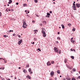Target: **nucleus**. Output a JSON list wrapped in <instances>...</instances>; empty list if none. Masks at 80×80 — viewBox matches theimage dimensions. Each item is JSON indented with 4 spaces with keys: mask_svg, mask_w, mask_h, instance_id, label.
<instances>
[{
    "mask_svg": "<svg viewBox=\"0 0 80 80\" xmlns=\"http://www.w3.org/2000/svg\"><path fill=\"white\" fill-rule=\"evenodd\" d=\"M42 33L43 36V37H45L46 36H47V34L45 33V29L43 28H42Z\"/></svg>",
    "mask_w": 80,
    "mask_h": 80,
    "instance_id": "obj_1",
    "label": "nucleus"
},
{
    "mask_svg": "<svg viewBox=\"0 0 80 80\" xmlns=\"http://www.w3.org/2000/svg\"><path fill=\"white\" fill-rule=\"evenodd\" d=\"M59 50L58 49H57V48L55 47L54 48V52H56L57 53H58Z\"/></svg>",
    "mask_w": 80,
    "mask_h": 80,
    "instance_id": "obj_2",
    "label": "nucleus"
},
{
    "mask_svg": "<svg viewBox=\"0 0 80 80\" xmlns=\"http://www.w3.org/2000/svg\"><path fill=\"white\" fill-rule=\"evenodd\" d=\"M54 73H55V72H54L52 71L50 72V73L51 76V77H53V76H54Z\"/></svg>",
    "mask_w": 80,
    "mask_h": 80,
    "instance_id": "obj_3",
    "label": "nucleus"
},
{
    "mask_svg": "<svg viewBox=\"0 0 80 80\" xmlns=\"http://www.w3.org/2000/svg\"><path fill=\"white\" fill-rule=\"evenodd\" d=\"M76 6L77 8H80V4L79 3H77L76 5Z\"/></svg>",
    "mask_w": 80,
    "mask_h": 80,
    "instance_id": "obj_4",
    "label": "nucleus"
},
{
    "mask_svg": "<svg viewBox=\"0 0 80 80\" xmlns=\"http://www.w3.org/2000/svg\"><path fill=\"white\" fill-rule=\"evenodd\" d=\"M51 62H50V61L48 62L47 63V65H48V66H50V65H51Z\"/></svg>",
    "mask_w": 80,
    "mask_h": 80,
    "instance_id": "obj_5",
    "label": "nucleus"
},
{
    "mask_svg": "<svg viewBox=\"0 0 80 80\" xmlns=\"http://www.w3.org/2000/svg\"><path fill=\"white\" fill-rule=\"evenodd\" d=\"M72 7H73V9L74 10H76L77 7H76V6L75 5H73L72 6Z\"/></svg>",
    "mask_w": 80,
    "mask_h": 80,
    "instance_id": "obj_6",
    "label": "nucleus"
},
{
    "mask_svg": "<svg viewBox=\"0 0 80 80\" xmlns=\"http://www.w3.org/2000/svg\"><path fill=\"white\" fill-rule=\"evenodd\" d=\"M22 39H21L18 42V44L19 45H20V44H21V43H22Z\"/></svg>",
    "mask_w": 80,
    "mask_h": 80,
    "instance_id": "obj_7",
    "label": "nucleus"
},
{
    "mask_svg": "<svg viewBox=\"0 0 80 80\" xmlns=\"http://www.w3.org/2000/svg\"><path fill=\"white\" fill-rule=\"evenodd\" d=\"M73 38H72L71 39V42L72 43H74L75 42V41L74 40H73Z\"/></svg>",
    "mask_w": 80,
    "mask_h": 80,
    "instance_id": "obj_8",
    "label": "nucleus"
},
{
    "mask_svg": "<svg viewBox=\"0 0 80 80\" xmlns=\"http://www.w3.org/2000/svg\"><path fill=\"white\" fill-rule=\"evenodd\" d=\"M23 25H25V26H27V23H26V22H23Z\"/></svg>",
    "mask_w": 80,
    "mask_h": 80,
    "instance_id": "obj_9",
    "label": "nucleus"
},
{
    "mask_svg": "<svg viewBox=\"0 0 80 80\" xmlns=\"http://www.w3.org/2000/svg\"><path fill=\"white\" fill-rule=\"evenodd\" d=\"M67 67H68V68L70 70H71L72 69V67H70L68 65L67 66Z\"/></svg>",
    "mask_w": 80,
    "mask_h": 80,
    "instance_id": "obj_10",
    "label": "nucleus"
},
{
    "mask_svg": "<svg viewBox=\"0 0 80 80\" xmlns=\"http://www.w3.org/2000/svg\"><path fill=\"white\" fill-rule=\"evenodd\" d=\"M9 2H8V4H11V3L12 2V0H9Z\"/></svg>",
    "mask_w": 80,
    "mask_h": 80,
    "instance_id": "obj_11",
    "label": "nucleus"
},
{
    "mask_svg": "<svg viewBox=\"0 0 80 80\" xmlns=\"http://www.w3.org/2000/svg\"><path fill=\"white\" fill-rule=\"evenodd\" d=\"M3 60H4L5 63H7V60H6L5 58L3 59Z\"/></svg>",
    "mask_w": 80,
    "mask_h": 80,
    "instance_id": "obj_12",
    "label": "nucleus"
},
{
    "mask_svg": "<svg viewBox=\"0 0 80 80\" xmlns=\"http://www.w3.org/2000/svg\"><path fill=\"white\" fill-rule=\"evenodd\" d=\"M27 78L28 77V78H29V79H31V77H30V76L29 75H28L27 77Z\"/></svg>",
    "mask_w": 80,
    "mask_h": 80,
    "instance_id": "obj_13",
    "label": "nucleus"
},
{
    "mask_svg": "<svg viewBox=\"0 0 80 80\" xmlns=\"http://www.w3.org/2000/svg\"><path fill=\"white\" fill-rule=\"evenodd\" d=\"M68 26H69L70 27L72 26V24L71 23H68Z\"/></svg>",
    "mask_w": 80,
    "mask_h": 80,
    "instance_id": "obj_14",
    "label": "nucleus"
},
{
    "mask_svg": "<svg viewBox=\"0 0 80 80\" xmlns=\"http://www.w3.org/2000/svg\"><path fill=\"white\" fill-rule=\"evenodd\" d=\"M34 33L37 34V32H38V30H34Z\"/></svg>",
    "mask_w": 80,
    "mask_h": 80,
    "instance_id": "obj_15",
    "label": "nucleus"
},
{
    "mask_svg": "<svg viewBox=\"0 0 80 80\" xmlns=\"http://www.w3.org/2000/svg\"><path fill=\"white\" fill-rule=\"evenodd\" d=\"M27 26L23 25L22 27H23V28H27Z\"/></svg>",
    "mask_w": 80,
    "mask_h": 80,
    "instance_id": "obj_16",
    "label": "nucleus"
},
{
    "mask_svg": "<svg viewBox=\"0 0 80 80\" xmlns=\"http://www.w3.org/2000/svg\"><path fill=\"white\" fill-rule=\"evenodd\" d=\"M67 59H65L64 60V62L65 63H67Z\"/></svg>",
    "mask_w": 80,
    "mask_h": 80,
    "instance_id": "obj_17",
    "label": "nucleus"
},
{
    "mask_svg": "<svg viewBox=\"0 0 80 80\" xmlns=\"http://www.w3.org/2000/svg\"><path fill=\"white\" fill-rule=\"evenodd\" d=\"M57 73H58V74H60V70H58L57 71Z\"/></svg>",
    "mask_w": 80,
    "mask_h": 80,
    "instance_id": "obj_18",
    "label": "nucleus"
},
{
    "mask_svg": "<svg viewBox=\"0 0 80 80\" xmlns=\"http://www.w3.org/2000/svg\"><path fill=\"white\" fill-rule=\"evenodd\" d=\"M23 72H24V73H27V70L25 69H23Z\"/></svg>",
    "mask_w": 80,
    "mask_h": 80,
    "instance_id": "obj_19",
    "label": "nucleus"
},
{
    "mask_svg": "<svg viewBox=\"0 0 80 80\" xmlns=\"http://www.w3.org/2000/svg\"><path fill=\"white\" fill-rule=\"evenodd\" d=\"M61 26L62 28H65V26L63 24H62Z\"/></svg>",
    "mask_w": 80,
    "mask_h": 80,
    "instance_id": "obj_20",
    "label": "nucleus"
},
{
    "mask_svg": "<svg viewBox=\"0 0 80 80\" xmlns=\"http://www.w3.org/2000/svg\"><path fill=\"white\" fill-rule=\"evenodd\" d=\"M72 71L73 72H76V69H75L74 68H73L72 69Z\"/></svg>",
    "mask_w": 80,
    "mask_h": 80,
    "instance_id": "obj_21",
    "label": "nucleus"
},
{
    "mask_svg": "<svg viewBox=\"0 0 80 80\" xmlns=\"http://www.w3.org/2000/svg\"><path fill=\"white\" fill-rule=\"evenodd\" d=\"M70 50L71 51H74V52H75V49H71Z\"/></svg>",
    "mask_w": 80,
    "mask_h": 80,
    "instance_id": "obj_22",
    "label": "nucleus"
},
{
    "mask_svg": "<svg viewBox=\"0 0 80 80\" xmlns=\"http://www.w3.org/2000/svg\"><path fill=\"white\" fill-rule=\"evenodd\" d=\"M71 58L72 59V60H73L74 59V57L73 56H71Z\"/></svg>",
    "mask_w": 80,
    "mask_h": 80,
    "instance_id": "obj_23",
    "label": "nucleus"
},
{
    "mask_svg": "<svg viewBox=\"0 0 80 80\" xmlns=\"http://www.w3.org/2000/svg\"><path fill=\"white\" fill-rule=\"evenodd\" d=\"M50 16H48V15L46 16V17H47V18H50Z\"/></svg>",
    "mask_w": 80,
    "mask_h": 80,
    "instance_id": "obj_24",
    "label": "nucleus"
},
{
    "mask_svg": "<svg viewBox=\"0 0 80 80\" xmlns=\"http://www.w3.org/2000/svg\"><path fill=\"white\" fill-rule=\"evenodd\" d=\"M62 51H61V50H59V51H58V53H61V52Z\"/></svg>",
    "mask_w": 80,
    "mask_h": 80,
    "instance_id": "obj_25",
    "label": "nucleus"
},
{
    "mask_svg": "<svg viewBox=\"0 0 80 80\" xmlns=\"http://www.w3.org/2000/svg\"><path fill=\"white\" fill-rule=\"evenodd\" d=\"M74 28L72 29V32H74V31H75V28Z\"/></svg>",
    "mask_w": 80,
    "mask_h": 80,
    "instance_id": "obj_26",
    "label": "nucleus"
},
{
    "mask_svg": "<svg viewBox=\"0 0 80 80\" xmlns=\"http://www.w3.org/2000/svg\"><path fill=\"white\" fill-rule=\"evenodd\" d=\"M31 71H32V69H31V68H29V69H28V71H29V72H31Z\"/></svg>",
    "mask_w": 80,
    "mask_h": 80,
    "instance_id": "obj_27",
    "label": "nucleus"
},
{
    "mask_svg": "<svg viewBox=\"0 0 80 80\" xmlns=\"http://www.w3.org/2000/svg\"><path fill=\"white\" fill-rule=\"evenodd\" d=\"M72 80H76V79L74 78H72Z\"/></svg>",
    "mask_w": 80,
    "mask_h": 80,
    "instance_id": "obj_28",
    "label": "nucleus"
},
{
    "mask_svg": "<svg viewBox=\"0 0 80 80\" xmlns=\"http://www.w3.org/2000/svg\"><path fill=\"white\" fill-rule=\"evenodd\" d=\"M47 15H48V16H50V14L48 12L47 13ZM50 15V16H49Z\"/></svg>",
    "mask_w": 80,
    "mask_h": 80,
    "instance_id": "obj_29",
    "label": "nucleus"
},
{
    "mask_svg": "<svg viewBox=\"0 0 80 80\" xmlns=\"http://www.w3.org/2000/svg\"><path fill=\"white\" fill-rule=\"evenodd\" d=\"M34 2L35 3H37L38 2V0H34Z\"/></svg>",
    "mask_w": 80,
    "mask_h": 80,
    "instance_id": "obj_30",
    "label": "nucleus"
},
{
    "mask_svg": "<svg viewBox=\"0 0 80 80\" xmlns=\"http://www.w3.org/2000/svg\"><path fill=\"white\" fill-rule=\"evenodd\" d=\"M57 39L59 40H60V38L58 37L57 38Z\"/></svg>",
    "mask_w": 80,
    "mask_h": 80,
    "instance_id": "obj_31",
    "label": "nucleus"
},
{
    "mask_svg": "<svg viewBox=\"0 0 80 80\" xmlns=\"http://www.w3.org/2000/svg\"><path fill=\"white\" fill-rule=\"evenodd\" d=\"M67 80H71V78H68V79H67Z\"/></svg>",
    "mask_w": 80,
    "mask_h": 80,
    "instance_id": "obj_32",
    "label": "nucleus"
},
{
    "mask_svg": "<svg viewBox=\"0 0 80 80\" xmlns=\"http://www.w3.org/2000/svg\"><path fill=\"white\" fill-rule=\"evenodd\" d=\"M2 15V12H0V17H1Z\"/></svg>",
    "mask_w": 80,
    "mask_h": 80,
    "instance_id": "obj_33",
    "label": "nucleus"
},
{
    "mask_svg": "<svg viewBox=\"0 0 80 80\" xmlns=\"http://www.w3.org/2000/svg\"><path fill=\"white\" fill-rule=\"evenodd\" d=\"M51 63H52V64H53L54 63V61H52L51 62Z\"/></svg>",
    "mask_w": 80,
    "mask_h": 80,
    "instance_id": "obj_34",
    "label": "nucleus"
},
{
    "mask_svg": "<svg viewBox=\"0 0 80 80\" xmlns=\"http://www.w3.org/2000/svg\"><path fill=\"white\" fill-rule=\"evenodd\" d=\"M32 73H33V72L31 71V72H30V74H32Z\"/></svg>",
    "mask_w": 80,
    "mask_h": 80,
    "instance_id": "obj_35",
    "label": "nucleus"
},
{
    "mask_svg": "<svg viewBox=\"0 0 80 80\" xmlns=\"http://www.w3.org/2000/svg\"><path fill=\"white\" fill-rule=\"evenodd\" d=\"M3 37H5V38H6V37H7V36L6 35H4L3 36Z\"/></svg>",
    "mask_w": 80,
    "mask_h": 80,
    "instance_id": "obj_36",
    "label": "nucleus"
},
{
    "mask_svg": "<svg viewBox=\"0 0 80 80\" xmlns=\"http://www.w3.org/2000/svg\"><path fill=\"white\" fill-rule=\"evenodd\" d=\"M34 40H36H36H37V39L36 38H34Z\"/></svg>",
    "mask_w": 80,
    "mask_h": 80,
    "instance_id": "obj_37",
    "label": "nucleus"
},
{
    "mask_svg": "<svg viewBox=\"0 0 80 80\" xmlns=\"http://www.w3.org/2000/svg\"><path fill=\"white\" fill-rule=\"evenodd\" d=\"M29 64H28L27 65V67H28H28H29Z\"/></svg>",
    "mask_w": 80,
    "mask_h": 80,
    "instance_id": "obj_38",
    "label": "nucleus"
},
{
    "mask_svg": "<svg viewBox=\"0 0 80 80\" xmlns=\"http://www.w3.org/2000/svg\"><path fill=\"white\" fill-rule=\"evenodd\" d=\"M3 58H0V61L1 60H3Z\"/></svg>",
    "mask_w": 80,
    "mask_h": 80,
    "instance_id": "obj_39",
    "label": "nucleus"
},
{
    "mask_svg": "<svg viewBox=\"0 0 80 80\" xmlns=\"http://www.w3.org/2000/svg\"><path fill=\"white\" fill-rule=\"evenodd\" d=\"M27 5V4L25 3L23 4V6H26Z\"/></svg>",
    "mask_w": 80,
    "mask_h": 80,
    "instance_id": "obj_40",
    "label": "nucleus"
},
{
    "mask_svg": "<svg viewBox=\"0 0 80 80\" xmlns=\"http://www.w3.org/2000/svg\"><path fill=\"white\" fill-rule=\"evenodd\" d=\"M36 17H39V16H38V15L37 14H36Z\"/></svg>",
    "mask_w": 80,
    "mask_h": 80,
    "instance_id": "obj_41",
    "label": "nucleus"
},
{
    "mask_svg": "<svg viewBox=\"0 0 80 80\" xmlns=\"http://www.w3.org/2000/svg\"><path fill=\"white\" fill-rule=\"evenodd\" d=\"M49 12L50 13H52V11H50Z\"/></svg>",
    "mask_w": 80,
    "mask_h": 80,
    "instance_id": "obj_42",
    "label": "nucleus"
},
{
    "mask_svg": "<svg viewBox=\"0 0 80 80\" xmlns=\"http://www.w3.org/2000/svg\"><path fill=\"white\" fill-rule=\"evenodd\" d=\"M32 23H35V21L34 20H33L32 21Z\"/></svg>",
    "mask_w": 80,
    "mask_h": 80,
    "instance_id": "obj_43",
    "label": "nucleus"
},
{
    "mask_svg": "<svg viewBox=\"0 0 80 80\" xmlns=\"http://www.w3.org/2000/svg\"><path fill=\"white\" fill-rule=\"evenodd\" d=\"M18 37L19 38H20V37H21V36H20V35H18Z\"/></svg>",
    "mask_w": 80,
    "mask_h": 80,
    "instance_id": "obj_44",
    "label": "nucleus"
},
{
    "mask_svg": "<svg viewBox=\"0 0 80 80\" xmlns=\"http://www.w3.org/2000/svg\"><path fill=\"white\" fill-rule=\"evenodd\" d=\"M78 78H79V79H80V76H79L78 77Z\"/></svg>",
    "mask_w": 80,
    "mask_h": 80,
    "instance_id": "obj_45",
    "label": "nucleus"
},
{
    "mask_svg": "<svg viewBox=\"0 0 80 80\" xmlns=\"http://www.w3.org/2000/svg\"><path fill=\"white\" fill-rule=\"evenodd\" d=\"M6 11L7 12H8V10H7V9H6Z\"/></svg>",
    "mask_w": 80,
    "mask_h": 80,
    "instance_id": "obj_46",
    "label": "nucleus"
},
{
    "mask_svg": "<svg viewBox=\"0 0 80 80\" xmlns=\"http://www.w3.org/2000/svg\"><path fill=\"white\" fill-rule=\"evenodd\" d=\"M56 43H58V42L57 41L56 42Z\"/></svg>",
    "mask_w": 80,
    "mask_h": 80,
    "instance_id": "obj_47",
    "label": "nucleus"
},
{
    "mask_svg": "<svg viewBox=\"0 0 80 80\" xmlns=\"http://www.w3.org/2000/svg\"><path fill=\"white\" fill-rule=\"evenodd\" d=\"M12 12H13V9H11Z\"/></svg>",
    "mask_w": 80,
    "mask_h": 80,
    "instance_id": "obj_48",
    "label": "nucleus"
},
{
    "mask_svg": "<svg viewBox=\"0 0 80 80\" xmlns=\"http://www.w3.org/2000/svg\"><path fill=\"white\" fill-rule=\"evenodd\" d=\"M16 5H18V2H17V3H16Z\"/></svg>",
    "mask_w": 80,
    "mask_h": 80,
    "instance_id": "obj_49",
    "label": "nucleus"
},
{
    "mask_svg": "<svg viewBox=\"0 0 80 80\" xmlns=\"http://www.w3.org/2000/svg\"><path fill=\"white\" fill-rule=\"evenodd\" d=\"M32 44H33V45H34V44H35V42H33Z\"/></svg>",
    "mask_w": 80,
    "mask_h": 80,
    "instance_id": "obj_50",
    "label": "nucleus"
},
{
    "mask_svg": "<svg viewBox=\"0 0 80 80\" xmlns=\"http://www.w3.org/2000/svg\"><path fill=\"white\" fill-rule=\"evenodd\" d=\"M55 80H57V78H55Z\"/></svg>",
    "mask_w": 80,
    "mask_h": 80,
    "instance_id": "obj_51",
    "label": "nucleus"
},
{
    "mask_svg": "<svg viewBox=\"0 0 80 80\" xmlns=\"http://www.w3.org/2000/svg\"><path fill=\"white\" fill-rule=\"evenodd\" d=\"M58 35H59V34H60V32H58Z\"/></svg>",
    "mask_w": 80,
    "mask_h": 80,
    "instance_id": "obj_52",
    "label": "nucleus"
},
{
    "mask_svg": "<svg viewBox=\"0 0 80 80\" xmlns=\"http://www.w3.org/2000/svg\"><path fill=\"white\" fill-rule=\"evenodd\" d=\"M2 70H4L5 69V68H2Z\"/></svg>",
    "mask_w": 80,
    "mask_h": 80,
    "instance_id": "obj_53",
    "label": "nucleus"
},
{
    "mask_svg": "<svg viewBox=\"0 0 80 80\" xmlns=\"http://www.w3.org/2000/svg\"><path fill=\"white\" fill-rule=\"evenodd\" d=\"M63 80H66L65 79V78H64L63 79Z\"/></svg>",
    "mask_w": 80,
    "mask_h": 80,
    "instance_id": "obj_54",
    "label": "nucleus"
},
{
    "mask_svg": "<svg viewBox=\"0 0 80 80\" xmlns=\"http://www.w3.org/2000/svg\"><path fill=\"white\" fill-rule=\"evenodd\" d=\"M13 36H15V34H13Z\"/></svg>",
    "mask_w": 80,
    "mask_h": 80,
    "instance_id": "obj_55",
    "label": "nucleus"
},
{
    "mask_svg": "<svg viewBox=\"0 0 80 80\" xmlns=\"http://www.w3.org/2000/svg\"><path fill=\"white\" fill-rule=\"evenodd\" d=\"M75 5V3H73V5Z\"/></svg>",
    "mask_w": 80,
    "mask_h": 80,
    "instance_id": "obj_56",
    "label": "nucleus"
},
{
    "mask_svg": "<svg viewBox=\"0 0 80 80\" xmlns=\"http://www.w3.org/2000/svg\"><path fill=\"white\" fill-rule=\"evenodd\" d=\"M8 10H9V11H10L11 10L10 9H8Z\"/></svg>",
    "mask_w": 80,
    "mask_h": 80,
    "instance_id": "obj_57",
    "label": "nucleus"
},
{
    "mask_svg": "<svg viewBox=\"0 0 80 80\" xmlns=\"http://www.w3.org/2000/svg\"><path fill=\"white\" fill-rule=\"evenodd\" d=\"M20 68H21L20 67L19 68V69H20Z\"/></svg>",
    "mask_w": 80,
    "mask_h": 80,
    "instance_id": "obj_58",
    "label": "nucleus"
},
{
    "mask_svg": "<svg viewBox=\"0 0 80 80\" xmlns=\"http://www.w3.org/2000/svg\"><path fill=\"white\" fill-rule=\"evenodd\" d=\"M8 80H10V79H8Z\"/></svg>",
    "mask_w": 80,
    "mask_h": 80,
    "instance_id": "obj_59",
    "label": "nucleus"
},
{
    "mask_svg": "<svg viewBox=\"0 0 80 80\" xmlns=\"http://www.w3.org/2000/svg\"><path fill=\"white\" fill-rule=\"evenodd\" d=\"M49 80H52V79H49Z\"/></svg>",
    "mask_w": 80,
    "mask_h": 80,
    "instance_id": "obj_60",
    "label": "nucleus"
},
{
    "mask_svg": "<svg viewBox=\"0 0 80 80\" xmlns=\"http://www.w3.org/2000/svg\"><path fill=\"white\" fill-rule=\"evenodd\" d=\"M11 31H11V30H10V31H9L10 32H11Z\"/></svg>",
    "mask_w": 80,
    "mask_h": 80,
    "instance_id": "obj_61",
    "label": "nucleus"
},
{
    "mask_svg": "<svg viewBox=\"0 0 80 80\" xmlns=\"http://www.w3.org/2000/svg\"><path fill=\"white\" fill-rule=\"evenodd\" d=\"M40 50V48H38V50Z\"/></svg>",
    "mask_w": 80,
    "mask_h": 80,
    "instance_id": "obj_62",
    "label": "nucleus"
},
{
    "mask_svg": "<svg viewBox=\"0 0 80 80\" xmlns=\"http://www.w3.org/2000/svg\"><path fill=\"white\" fill-rule=\"evenodd\" d=\"M11 77L12 78V77H13V76H11Z\"/></svg>",
    "mask_w": 80,
    "mask_h": 80,
    "instance_id": "obj_63",
    "label": "nucleus"
},
{
    "mask_svg": "<svg viewBox=\"0 0 80 80\" xmlns=\"http://www.w3.org/2000/svg\"><path fill=\"white\" fill-rule=\"evenodd\" d=\"M79 73L80 74V71H79Z\"/></svg>",
    "mask_w": 80,
    "mask_h": 80,
    "instance_id": "obj_64",
    "label": "nucleus"
}]
</instances>
